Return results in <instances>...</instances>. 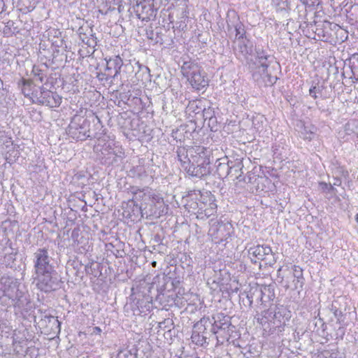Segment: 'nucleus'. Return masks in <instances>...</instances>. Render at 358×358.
Returning <instances> with one entry per match:
<instances>
[{
	"instance_id": "obj_30",
	"label": "nucleus",
	"mask_w": 358,
	"mask_h": 358,
	"mask_svg": "<svg viewBox=\"0 0 358 358\" xmlns=\"http://www.w3.org/2000/svg\"><path fill=\"white\" fill-rule=\"evenodd\" d=\"M202 197L200 199H198L199 204H203L204 208L208 206V203L210 202H215L214 196L209 192H206L205 193H202Z\"/></svg>"
},
{
	"instance_id": "obj_3",
	"label": "nucleus",
	"mask_w": 358,
	"mask_h": 358,
	"mask_svg": "<svg viewBox=\"0 0 358 358\" xmlns=\"http://www.w3.org/2000/svg\"><path fill=\"white\" fill-rule=\"evenodd\" d=\"M3 286L0 291V303H4V297H7L11 301V304L19 309H27L29 303L27 294L19 289V285L16 279L8 276H3L0 280Z\"/></svg>"
},
{
	"instance_id": "obj_13",
	"label": "nucleus",
	"mask_w": 358,
	"mask_h": 358,
	"mask_svg": "<svg viewBox=\"0 0 358 358\" xmlns=\"http://www.w3.org/2000/svg\"><path fill=\"white\" fill-rule=\"evenodd\" d=\"M187 202L185 205L186 209L192 213L199 214L201 210H204L203 204H199L198 199L202 197V193L199 189L190 190L186 196Z\"/></svg>"
},
{
	"instance_id": "obj_49",
	"label": "nucleus",
	"mask_w": 358,
	"mask_h": 358,
	"mask_svg": "<svg viewBox=\"0 0 358 358\" xmlns=\"http://www.w3.org/2000/svg\"><path fill=\"white\" fill-rule=\"evenodd\" d=\"M341 184V180L339 178H335L333 185L339 186Z\"/></svg>"
},
{
	"instance_id": "obj_18",
	"label": "nucleus",
	"mask_w": 358,
	"mask_h": 358,
	"mask_svg": "<svg viewBox=\"0 0 358 358\" xmlns=\"http://www.w3.org/2000/svg\"><path fill=\"white\" fill-rule=\"evenodd\" d=\"M257 322L262 327L268 325L267 328L273 327V310L267 309L255 316Z\"/></svg>"
},
{
	"instance_id": "obj_7",
	"label": "nucleus",
	"mask_w": 358,
	"mask_h": 358,
	"mask_svg": "<svg viewBox=\"0 0 358 358\" xmlns=\"http://www.w3.org/2000/svg\"><path fill=\"white\" fill-rule=\"evenodd\" d=\"M52 258L49 255L45 248H38L33 255L35 274L54 269Z\"/></svg>"
},
{
	"instance_id": "obj_16",
	"label": "nucleus",
	"mask_w": 358,
	"mask_h": 358,
	"mask_svg": "<svg viewBox=\"0 0 358 358\" xmlns=\"http://www.w3.org/2000/svg\"><path fill=\"white\" fill-rule=\"evenodd\" d=\"M123 66V60L119 55H115L107 60L106 71L113 73V78L117 79L120 74L121 68Z\"/></svg>"
},
{
	"instance_id": "obj_10",
	"label": "nucleus",
	"mask_w": 358,
	"mask_h": 358,
	"mask_svg": "<svg viewBox=\"0 0 358 358\" xmlns=\"http://www.w3.org/2000/svg\"><path fill=\"white\" fill-rule=\"evenodd\" d=\"M34 98V103L44 105L49 108L59 107L62 103V97L58 94L41 87L35 93Z\"/></svg>"
},
{
	"instance_id": "obj_44",
	"label": "nucleus",
	"mask_w": 358,
	"mask_h": 358,
	"mask_svg": "<svg viewBox=\"0 0 358 358\" xmlns=\"http://www.w3.org/2000/svg\"><path fill=\"white\" fill-rule=\"evenodd\" d=\"M197 101H190L187 107V110L189 111H192V112H195V108H197Z\"/></svg>"
},
{
	"instance_id": "obj_29",
	"label": "nucleus",
	"mask_w": 358,
	"mask_h": 358,
	"mask_svg": "<svg viewBox=\"0 0 358 358\" xmlns=\"http://www.w3.org/2000/svg\"><path fill=\"white\" fill-rule=\"evenodd\" d=\"M14 24L15 22L13 20H8L6 23L3 29V33L6 36H10L17 31V27H15Z\"/></svg>"
},
{
	"instance_id": "obj_52",
	"label": "nucleus",
	"mask_w": 358,
	"mask_h": 358,
	"mask_svg": "<svg viewBox=\"0 0 358 358\" xmlns=\"http://www.w3.org/2000/svg\"><path fill=\"white\" fill-rule=\"evenodd\" d=\"M90 36H89V38H93L96 41H97V38L96 37L95 34L92 33V29H90Z\"/></svg>"
},
{
	"instance_id": "obj_20",
	"label": "nucleus",
	"mask_w": 358,
	"mask_h": 358,
	"mask_svg": "<svg viewBox=\"0 0 358 358\" xmlns=\"http://www.w3.org/2000/svg\"><path fill=\"white\" fill-rule=\"evenodd\" d=\"M230 176L236 179L241 180L243 174V159H236L229 160Z\"/></svg>"
},
{
	"instance_id": "obj_36",
	"label": "nucleus",
	"mask_w": 358,
	"mask_h": 358,
	"mask_svg": "<svg viewBox=\"0 0 358 358\" xmlns=\"http://www.w3.org/2000/svg\"><path fill=\"white\" fill-rule=\"evenodd\" d=\"M96 77L99 80L105 82L110 81V83H112L113 80H114L113 78V73L107 71L106 73H99Z\"/></svg>"
},
{
	"instance_id": "obj_45",
	"label": "nucleus",
	"mask_w": 358,
	"mask_h": 358,
	"mask_svg": "<svg viewBox=\"0 0 358 358\" xmlns=\"http://www.w3.org/2000/svg\"><path fill=\"white\" fill-rule=\"evenodd\" d=\"M124 71L130 73L134 71L135 66H134L131 63H129L124 65Z\"/></svg>"
},
{
	"instance_id": "obj_22",
	"label": "nucleus",
	"mask_w": 358,
	"mask_h": 358,
	"mask_svg": "<svg viewBox=\"0 0 358 358\" xmlns=\"http://www.w3.org/2000/svg\"><path fill=\"white\" fill-rule=\"evenodd\" d=\"M40 87H36L33 85V83L29 80H23V84L22 87V92L26 96L29 97L32 100V102L34 103V96L35 93L39 90Z\"/></svg>"
},
{
	"instance_id": "obj_56",
	"label": "nucleus",
	"mask_w": 358,
	"mask_h": 358,
	"mask_svg": "<svg viewBox=\"0 0 358 358\" xmlns=\"http://www.w3.org/2000/svg\"><path fill=\"white\" fill-rule=\"evenodd\" d=\"M338 331H340L342 334H344V330H343V327H339V329H338Z\"/></svg>"
},
{
	"instance_id": "obj_28",
	"label": "nucleus",
	"mask_w": 358,
	"mask_h": 358,
	"mask_svg": "<svg viewBox=\"0 0 358 358\" xmlns=\"http://www.w3.org/2000/svg\"><path fill=\"white\" fill-rule=\"evenodd\" d=\"M338 301H334L332 302L330 310L333 313L335 317L337 319L338 323L342 324L343 320L342 319L343 314V311L338 307Z\"/></svg>"
},
{
	"instance_id": "obj_31",
	"label": "nucleus",
	"mask_w": 358,
	"mask_h": 358,
	"mask_svg": "<svg viewBox=\"0 0 358 358\" xmlns=\"http://www.w3.org/2000/svg\"><path fill=\"white\" fill-rule=\"evenodd\" d=\"M292 269V276L294 278H297V283H299L300 286L302 287L303 284L302 269L298 266H294Z\"/></svg>"
},
{
	"instance_id": "obj_38",
	"label": "nucleus",
	"mask_w": 358,
	"mask_h": 358,
	"mask_svg": "<svg viewBox=\"0 0 358 358\" xmlns=\"http://www.w3.org/2000/svg\"><path fill=\"white\" fill-rule=\"evenodd\" d=\"M203 117L204 119V122H206L209 119H211L213 116H215V112L213 109L210 107L208 108H204L203 110Z\"/></svg>"
},
{
	"instance_id": "obj_59",
	"label": "nucleus",
	"mask_w": 358,
	"mask_h": 358,
	"mask_svg": "<svg viewBox=\"0 0 358 358\" xmlns=\"http://www.w3.org/2000/svg\"><path fill=\"white\" fill-rule=\"evenodd\" d=\"M156 264H157V262H156L155 261L152 262V264L153 266H156Z\"/></svg>"
},
{
	"instance_id": "obj_4",
	"label": "nucleus",
	"mask_w": 358,
	"mask_h": 358,
	"mask_svg": "<svg viewBox=\"0 0 358 358\" xmlns=\"http://www.w3.org/2000/svg\"><path fill=\"white\" fill-rule=\"evenodd\" d=\"M181 73L191 85L200 90L208 85V79L202 68L192 61L184 62L181 66Z\"/></svg>"
},
{
	"instance_id": "obj_48",
	"label": "nucleus",
	"mask_w": 358,
	"mask_h": 358,
	"mask_svg": "<svg viewBox=\"0 0 358 358\" xmlns=\"http://www.w3.org/2000/svg\"><path fill=\"white\" fill-rule=\"evenodd\" d=\"M101 332V329L99 327H95L92 329V334L98 335Z\"/></svg>"
},
{
	"instance_id": "obj_19",
	"label": "nucleus",
	"mask_w": 358,
	"mask_h": 358,
	"mask_svg": "<svg viewBox=\"0 0 358 358\" xmlns=\"http://www.w3.org/2000/svg\"><path fill=\"white\" fill-rule=\"evenodd\" d=\"M297 128L300 134V136L305 140L311 141L315 136V127L310 124L306 126L303 122L297 124Z\"/></svg>"
},
{
	"instance_id": "obj_41",
	"label": "nucleus",
	"mask_w": 358,
	"mask_h": 358,
	"mask_svg": "<svg viewBox=\"0 0 358 358\" xmlns=\"http://www.w3.org/2000/svg\"><path fill=\"white\" fill-rule=\"evenodd\" d=\"M5 3L3 0H0V20L3 19L6 13L4 11Z\"/></svg>"
},
{
	"instance_id": "obj_17",
	"label": "nucleus",
	"mask_w": 358,
	"mask_h": 358,
	"mask_svg": "<svg viewBox=\"0 0 358 358\" xmlns=\"http://www.w3.org/2000/svg\"><path fill=\"white\" fill-rule=\"evenodd\" d=\"M216 173L220 178H224L230 175L229 160L219 159L215 162Z\"/></svg>"
},
{
	"instance_id": "obj_37",
	"label": "nucleus",
	"mask_w": 358,
	"mask_h": 358,
	"mask_svg": "<svg viewBox=\"0 0 358 358\" xmlns=\"http://www.w3.org/2000/svg\"><path fill=\"white\" fill-rule=\"evenodd\" d=\"M322 87L319 85L312 86L309 90V94L314 99L317 98V94H321Z\"/></svg>"
},
{
	"instance_id": "obj_25",
	"label": "nucleus",
	"mask_w": 358,
	"mask_h": 358,
	"mask_svg": "<svg viewBox=\"0 0 358 358\" xmlns=\"http://www.w3.org/2000/svg\"><path fill=\"white\" fill-rule=\"evenodd\" d=\"M134 65L138 69V71L135 74L136 80H143V79L147 80L150 76V69L148 66L140 64L139 62H136Z\"/></svg>"
},
{
	"instance_id": "obj_51",
	"label": "nucleus",
	"mask_w": 358,
	"mask_h": 358,
	"mask_svg": "<svg viewBox=\"0 0 358 358\" xmlns=\"http://www.w3.org/2000/svg\"><path fill=\"white\" fill-rule=\"evenodd\" d=\"M80 38L83 41V39H85V41H87V38H89V36H87L85 34H82V33H80Z\"/></svg>"
},
{
	"instance_id": "obj_55",
	"label": "nucleus",
	"mask_w": 358,
	"mask_h": 358,
	"mask_svg": "<svg viewBox=\"0 0 358 358\" xmlns=\"http://www.w3.org/2000/svg\"><path fill=\"white\" fill-rule=\"evenodd\" d=\"M169 323V322H171V324H173V322L171 321H170L169 320H164L163 322L160 323V327H162V324H165V323Z\"/></svg>"
},
{
	"instance_id": "obj_21",
	"label": "nucleus",
	"mask_w": 358,
	"mask_h": 358,
	"mask_svg": "<svg viewBox=\"0 0 358 358\" xmlns=\"http://www.w3.org/2000/svg\"><path fill=\"white\" fill-rule=\"evenodd\" d=\"M129 176L143 182L146 181L148 178L145 168L142 165L132 167L129 171Z\"/></svg>"
},
{
	"instance_id": "obj_39",
	"label": "nucleus",
	"mask_w": 358,
	"mask_h": 358,
	"mask_svg": "<svg viewBox=\"0 0 358 358\" xmlns=\"http://www.w3.org/2000/svg\"><path fill=\"white\" fill-rule=\"evenodd\" d=\"M83 43L86 44L88 47L94 48L97 45V41L93 38H87V41L83 39Z\"/></svg>"
},
{
	"instance_id": "obj_53",
	"label": "nucleus",
	"mask_w": 358,
	"mask_h": 358,
	"mask_svg": "<svg viewBox=\"0 0 358 358\" xmlns=\"http://www.w3.org/2000/svg\"><path fill=\"white\" fill-rule=\"evenodd\" d=\"M169 1L172 2V5H173L175 3H178V2H184V0H169Z\"/></svg>"
},
{
	"instance_id": "obj_50",
	"label": "nucleus",
	"mask_w": 358,
	"mask_h": 358,
	"mask_svg": "<svg viewBox=\"0 0 358 358\" xmlns=\"http://www.w3.org/2000/svg\"><path fill=\"white\" fill-rule=\"evenodd\" d=\"M293 283H294V289H298V288H301V287L300 286V284L299 283H297V278H294L293 280Z\"/></svg>"
},
{
	"instance_id": "obj_54",
	"label": "nucleus",
	"mask_w": 358,
	"mask_h": 358,
	"mask_svg": "<svg viewBox=\"0 0 358 358\" xmlns=\"http://www.w3.org/2000/svg\"><path fill=\"white\" fill-rule=\"evenodd\" d=\"M96 119L97 120L98 126L100 127L101 128H102L103 126L101 125V122L100 120L98 118L97 116H96Z\"/></svg>"
},
{
	"instance_id": "obj_58",
	"label": "nucleus",
	"mask_w": 358,
	"mask_h": 358,
	"mask_svg": "<svg viewBox=\"0 0 358 358\" xmlns=\"http://www.w3.org/2000/svg\"><path fill=\"white\" fill-rule=\"evenodd\" d=\"M355 220L358 223V213L356 215Z\"/></svg>"
},
{
	"instance_id": "obj_35",
	"label": "nucleus",
	"mask_w": 358,
	"mask_h": 358,
	"mask_svg": "<svg viewBox=\"0 0 358 358\" xmlns=\"http://www.w3.org/2000/svg\"><path fill=\"white\" fill-rule=\"evenodd\" d=\"M202 208H203L204 210H201L199 215L204 214L205 216L210 217L213 214L215 209L217 208V205L215 202H210L208 203V207L204 208V206H203Z\"/></svg>"
},
{
	"instance_id": "obj_46",
	"label": "nucleus",
	"mask_w": 358,
	"mask_h": 358,
	"mask_svg": "<svg viewBox=\"0 0 358 358\" xmlns=\"http://www.w3.org/2000/svg\"><path fill=\"white\" fill-rule=\"evenodd\" d=\"M303 4L308 6H313L318 0H300Z\"/></svg>"
},
{
	"instance_id": "obj_9",
	"label": "nucleus",
	"mask_w": 358,
	"mask_h": 358,
	"mask_svg": "<svg viewBox=\"0 0 358 358\" xmlns=\"http://www.w3.org/2000/svg\"><path fill=\"white\" fill-rule=\"evenodd\" d=\"M292 317L291 311L284 306H276L273 310V327L270 328V334L277 331L281 333L284 331L286 323Z\"/></svg>"
},
{
	"instance_id": "obj_5",
	"label": "nucleus",
	"mask_w": 358,
	"mask_h": 358,
	"mask_svg": "<svg viewBox=\"0 0 358 358\" xmlns=\"http://www.w3.org/2000/svg\"><path fill=\"white\" fill-rule=\"evenodd\" d=\"M90 122L87 118L76 115L69 126V134L77 141H85L88 138H100L101 133H92Z\"/></svg>"
},
{
	"instance_id": "obj_32",
	"label": "nucleus",
	"mask_w": 358,
	"mask_h": 358,
	"mask_svg": "<svg viewBox=\"0 0 358 358\" xmlns=\"http://www.w3.org/2000/svg\"><path fill=\"white\" fill-rule=\"evenodd\" d=\"M236 31V38L238 41L243 40L245 36V31L243 27V24L241 22H238L234 25Z\"/></svg>"
},
{
	"instance_id": "obj_33",
	"label": "nucleus",
	"mask_w": 358,
	"mask_h": 358,
	"mask_svg": "<svg viewBox=\"0 0 358 358\" xmlns=\"http://www.w3.org/2000/svg\"><path fill=\"white\" fill-rule=\"evenodd\" d=\"M32 73L36 80H39L41 83H43L46 78V74L44 73V71L41 69L38 66H34Z\"/></svg>"
},
{
	"instance_id": "obj_2",
	"label": "nucleus",
	"mask_w": 358,
	"mask_h": 358,
	"mask_svg": "<svg viewBox=\"0 0 358 358\" xmlns=\"http://www.w3.org/2000/svg\"><path fill=\"white\" fill-rule=\"evenodd\" d=\"M255 60L250 59L247 62L254 80L259 86L273 85L278 78L268 73V67L272 62L273 57L259 45L255 46Z\"/></svg>"
},
{
	"instance_id": "obj_57",
	"label": "nucleus",
	"mask_w": 358,
	"mask_h": 358,
	"mask_svg": "<svg viewBox=\"0 0 358 358\" xmlns=\"http://www.w3.org/2000/svg\"><path fill=\"white\" fill-rule=\"evenodd\" d=\"M2 85H3V81L0 78V88L2 87Z\"/></svg>"
},
{
	"instance_id": "obj_15",
	"label": "nucleus",
	"mask_w": 358,
	"mask_h": 358,
	"mask_svg": "<svg viewBox=\"0 0 358 358\" xmlns=\"http://www.w3.org/2000/svg\"><path fill=\"white\" fill-rule=\"evenodd\" d=\"M39 317H41L38 322L40 326L43 328H48V324L50 325V329H48L47 331H52L54 334H59L60 332V322L57 317L48 314L43 315L42 313H41Z\"/></svg>"
},
{
	"instance_id": "obj_34",
	"label": "nucleus",
	"mask_w": 358,
	"mask_h": 358,
	"mask_svg": "<svg viewBox=\"0 0 358 358\" xmlns=\"http://www.w3.org/2000/svg\"><path fill=\"white\" fill-rule=\"evenodd\" d=\"M185 131V127H180L176 130H173L171 136L177 141H182L184 140L183 133Z\"/></svg>"
},
{
	"instance_id": "obj_12",
	"label": "nucleus",
	"mask_w": 358,
	"mask_h": 358,
	"mask_svg": "<svg viewBox=\"0 0 358 358\" xmlns=\"http://www.w3.org/2000/svg\"><path fill=\"white\" fill-rule=\"evenodd\" d=\"M256 295L257 299H260L262 303L273 301L275 298L274 288L272 285H262L261 287H256L254 292L246 297L248 301L249 306H251L253 301V296Z\"/></svg>"
},
{
	"instance_id": "obj_23",
	"label": "nucleus",
	"mask_w": 358,
	"mask_h": 358,
	"mask_svg": "<svg viewBox=\"0 0 358 358\" xmlns=\"http://www.w3.org/2000/svg\"><path fill=\"white\" fill-rule=\"evenodd\" d=\"M213 320L215 322V327H220L221 331H223L224 334L226 331H229L231 324L230 322L229 317L224 315L223 314L219 313L213 317Z\"/></svg>"
},
{
	"instance_id": "obj_8",
	"label": "nucleus",
	"mask_w": 358,
	"mask_h": 358,
	"mask_svg": "<svg viewBox=\"0 0 358 358\" xmlns=\"http://www.w3.org/2000/svg\"><path fill=\"white\" fill-rule=\"evenodd\" d=\"M248 252L254 263L261 260L264 261L266 265L272 266L276 262L274 254L268 245H258L250 248Z\"/></svg>"
},
{
	"instance_id": "obj_42",
	"label": "nucleus",
	"mask_w": 358,
	"mask_h": 358,
	"mask_svg": "<svg viewBox=\"0 0 358 358\" xmlns=\"http://www.w3.org/2000/svg\"><path fill=\"white\" fill-rule=\"evenodd\" d=\"M320 187L322 189H328L329 191H334L335 189L334 186L331 184H327L326 182H321L320 184Z\"/></svg>"
},
{
	"instance_id": "obj_26",
	"label": "nucleus",
	"mask_w": 358,
	"mask_h": 358,
	"mask_svg": "<svg viewBox=\"0 0 358 358\" xmlns=\"http://www.w3.org/2000/svg\"><path fill=\"white\" fill-rule=\"evenodd\" d=\"M349 68L352 73L350 78L358 81V53L352 55L350 57Z\"/></svg>"
},
{
	"instance_id": "obj_40",
	"label": "nucleus",
	"mask_w": 358,
	"mask_h": 358,
	"mask_svg": "<svg viewBox=\"0 0 358 358\" xmlns=\"http://www.w3.org/2000/svg\"><path fill=\"white\" fill-rule=\"evenodd\" d=\"M211 327V329H210V331L212 332L213 334H220L221 332H223V331H221V329H220V327H215V322H214L213 324H210L209 325V327Z\"/></svg>"
},
{
	"instance_id": "obj_14",
	"label": "nucleus",
	"mask_w": 358,
	"mask_h": 358,
	"mask_svg": "<svg viewBox=\"0 0 358 358\" xmlns=\"http://www.w3.org/2000/svg\"><path fill=\"white\" fill-rule=\"evenodd\" d=\"M134 10L138 18L142 21H150L156 15V11L152 6L145 1L138 3L134 8Z\"/></svg>"
},
{
	"instance_id": "obj_47",
	"label": "nucleus",
	"mask_w": 358,
	"mask_h": 358,
	"mask_svg": "<svg viewBox=\"0 0 358 358\" xmlns=\"http://www.w3.org/2000/svg\"><path fill=\"white\" fill-rule=\"evenodd\" d=\"M208 121V125L211 127V129H213V127H214V124L217 122V118L215 116H213V117H211V119H209Z\"/></svg>"
},
{
	"instance_id": "obj_27",
	"label": "nucleus",
	"mask_w": 358,
	"mask_h": 358,
	"mask_svg": "<svg viewBox=\"0 0 358 358\" xmlns=\"http://www.w3.org/2000/svg\"><path fill=\"white\" fill-rule=\"evenodd\" d=\"M248 40L243 39L238 41V50L243 57H246L252 52V49L248 46Z\"/></svg>"
},
{
	"instance_id": "obj_6",
	"label": "nucleus",
	"mask_w": 358,
	"mask_h": 358,
	"mask_svg": "<svg viewBox=\"0 0 358 358\" xmlns=\"http://www.w3.org/2000/svg\"><path fill=\"white\" fill-rule=\"evenodd\" d=\"M35 279L37 280L38 288L44 292H50L59 289L62 283L55 268L36 274Z\"/></svg>"
},
{
	"instance_id": "obj_24",
	"label": "nucleus",
	"mask_w": 358,
	"mask_h": 358,
	"mask_svg": "<svg viewBox=\"0 0 358 358\" xmlns=\"http://www.w3.org/2000/svg\"><path fill=\"white\" fill-rule=\"evenodd\" d=\"M17 9L23 14L32 11L38 3V0H17Z\"/></svg>"
},
{
	"instance_id": "obj_43",
	"label": "nucleus",
	"mask_w": 358,
	"mask_h": 358,
	"mask_svg": "<svg viewBox=\"0 0 358 358\" xmlns=\"http://www.w3.org/2000/svg\"><path fill=\"white\" fill-rule=\"evenodd\" d=\"M131 355L130 353L127 350H120L117 355L116 358H128V357Z\"/></svg>"
},
{
	"instance_id": "obj_11",
	"label": "nucleus",
	"mask_w": 358,
	"mask_h": 358,
	"mask_svg": "<svg viewBox=\"0 0 358 358\" xmlns=\"http://www.w3.org/2000/svg\"><path fill=\"white\" fill-rule=\"evenodd\" d=\"M211 324V321L208 318H202L197 322L193 327L192 334L191 336L192 341L197 345H203L207 343V328Z\"/></svg>"
},
{
	"instance_id": "obj_1",
	"label": "nucleus",
	"mask_w": 358,
	"mask_h": 358,
	"mask_svg": "<svg viewBox=\"0 0 358 358\" xmlns=\"http://www.w3.org/2000/svg\"><path fill=\"white\" fill-rule=\"evenodd\" d=\"M176 152L181 167L189 176L201 178L210 174V159L203 147L180 146Z\"/></svg>"
}]
</instances>
